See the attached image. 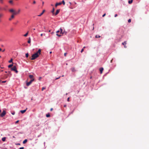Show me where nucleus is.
Segmentation results:
<instances>
[{"instance_id": "1", "label": "nucleus", "mask_w": 149, "mask_h": 149, "mask_svg": "<svg viewBox=\"0 0 149 149\" xmlns=\"http://www.w3.org/2000/svg\"><path fill=\"white\" fill-rule=\"evenodd\" d=\"M41 50L39 49L38 52L33 54L32 56H39L41 54Z\"/></svg>"}, {"instance_id": "2", "label": "nucleus", "mask_w": 149, "mask_h": 149, "mask_svg": "<svg viewBox=\"0 0 149 149\" xmlns=\"http://www.w3.org/2000/svg\"><path fill=\"white\" fill-rule=\"evenodd\" d=\"M6 114V111L5 110H3L2 112L0 115V116L3 117L5 116Z\"/></svg>"}, {"instance_id": "3", "label": "nucleus", "mask_w": 149, "mask_h": 149, "mask_svg": "<svg viewBox=\"0 0 149 149\" xmlns=\"http://www.w3.org/2000/svg\"><path fill=\"white\" fill-rule=\"evenodd\" d=\"M11 69L12 70L15 71L16 73H17L18 72V71L17 70L16 67L15 66H13V68H11Z\"/></svg>"}, {"instance_id": "4", "label": "nucleus", "mask_w": 149, "mask_h": 149, "mask_svg": "<svg viewBox=\"0 0 149 149\" xmlns=\"http://www.w3.org/2000/svg\"><path fill=\"white\" fill-rule=\"evenodd\" d=\"M34 79H32L29 82H27L26 84V86H28L30 85L32 82L34 81Z\"/></svg>"}, {"instance_id": "5", "label": "nucleus", "mask_w": 149, "mask_h": 149, "mask_svg": "<svg viewBox=\"0 0 149 149\" xmlns=\"http://www.w3.org/2000/svg\"><path fill=\"white\" fill-rule=\"evenodd\" d=\"M9 11L11 12V13H13V14H13V15H16L17 13L13 9H10L9 10Z\"/></svg>"}, {"instance_id": "6", "label": "nucleus", "mask_w": 149, "mask_h": 149, "mask_svg": "<svg viewBox=\"0 0 149 149\" xmlns=\"http://www.w3.org/2000/svg\"><path fill=\"white\" fill-rule=\"evenodd\" d=\"M38 57V56H31V57H29V58L31 60H33L36 59Z\"/></svg>"}, {"instance_id": "7", "label": "nucleus", "mask_w": 149, "mask_h": 149, "mask_svg": "<svg viewBox=\"0 0 149 149\" xmlns=\"http://www.w3.org/2000/svg\"><path fill=\"white\" fill-rule=\"evenodd\" d=\"M127 44V41H125L124 42H123L122 43V44L124 45V47L125 48H127V46H126V44Z\"/></svg>"}, {"instance_id": "8", "label": "nucleus", "mask_w": 149, "mask_h": 149, "mask_svg": "<svg viewBox=\"0 0 149 149\" xmlns=\"http://www.w3.org/2000/svg\"><path fill=\"white\" fill-rule=\"evenodd\" d=\"M13 15L12 14L11 16V17L9 19V20L10 21H11L12 19L14 17V15Z\"/></svg>"}, {"instance_id": "9", "label": "nucleus", "mask_w": 149, "mask_h": 149, "mask_svg": "<svg viewBox=\"0 0 149 149\" xmlns=\"http://www.w3.org/2000/svg\"><path fill=\"white\" fill-rule=\"evenodd\" d=\"M71 69L72 71L73 72H76V70L75 69V68H74V67L72 68Z\"/></svg>"}, {"instance_id": "10", "label": "nucleus", "mask_w": 149, "mask_h": 149, "mask_svg": "<svg viewBox=\"0 0 149 149\" xmlns=\"http://www.w3.org/2000/svg\"><path fill=\"white\" fill-rule=\"evenodd\" d=\"M60 11V9H58V10H56V12L55 13V15H57L59 13V12Z\"/></svg>"}, {"instance_id": "11", "label": "nucleus", "mask_w": 149, "mask_h": 149, "mask_svg": "<svg viewBox=\"0 0 149 149\" xmlns=\"http://www.w3.org/2000/svg\"><path fill=\"white\" fill-rule=\"evenodd\" d=\"M62 3L61 2L60 3H57L55 4V6L56 7L58 5H61V4Z\"/></svg>"}, {"instance_id": "12", "label": "nucleus", "mask_w": 149, "mask_h": 149, "mask_svg": "<svg viewBox=\"0 0 149 149\" xmlns=\"http://www.w3.org/2000/svg\"><path fill=\"white\" fill-rule=\"evenodd\" d=\"M27 109V108H26V109L25 110H21V111H20V112L22 113H25L26 112Z\"/></svg>"}, {"instance_id": "13", "label": "nucleus", "mask_w": 149, "mask_h": 149, "mask_svg": "<svg viewBox=\"0 0 149 149\" xmlns=\"http://www.w3.org/2000/svg\"><path fill=\"white\" fill-rule=\"evenodd\" d=\"M60 34H63L64 33H65L64 32H63V29L61 28L60 29Z\"/></svg>"}, {"instance_id": "14", "label": "nucleus", "mask_w": 149, "mask_h": 149, "mask_svg": "<svg viewBox=\"0 0 149 149\" xmlns=\"http://www.w3.org/2000/svg\"><path fill=\"white\" fill-rule=\"evenodd\" d=\"M60 32V31H57L56 32V33H57L56 34V35L57 36H59V37H60V36H61V35H60V34H58V33L59 32Z\"/></svg>"}, {"instance_id": "15", "label": "nucleus", "mask_w": 149, "mask_h": 149, "mask_svg": "<svg viewBox=\"0 0 149 149\" xmlns=\"http://www.w3.org/2000/svg\"><path fill=\"white\" fill-rule=\"evenodd\" d=\"M45 10H43L42 12L40 15H38V16H41L43 14V13L45 12Z\"/></svg>"}, {"instance_id": "16", "label": "nucleus", "mask_w": 149, "mask_h": 149, "mask_svg": "<svg viewBox=\"0 0 149 149\" xmlns=\"http://www.w3.org/2000/svg\"><path fill=\"white\" fill-rule=\"evenodd\" d=\"M100 73L102 74V71L103 70V68H101L100 69Z\"/></svg>"}, {"instance_id": "17", "label": "nucleus", "mask_w": 149, "mask_h": 149, "mask_svg": "<svg viewBox=\"0 0 149 149\" xmlns=\"http://www.w3.org/2000/svg\"><path fill=\"white\" fill-rule=\"evenodd\" d=\"M29 77L30 79H34L33 78V75H30L29 76Z\"/></svg>"}, {"instance_id": "18", "label": "nucleus", "mask_w": 149, "mask_h": 149, "mask_svg": "<svg viewBox=\"0 0 149 149\" xmlns=\"http://www.w3.org/2000/svg\"><path fill=\"white\" fill-rule=\"evenodd\" d=\"M27 139H25V140H24L23 141V144H25V143H26L27 142Z\"/></svg>"}, {"instance_id": "19", "label": "nucleus", "mask_w": 149, "mask_h": 149, "mask_svg": "<svg viewBox=\"0 0 149 149\" xmlns=\"http://www.w3.org/2000/svg\"><path fill=\"white\" fill-rule=\"evenodd\" d=\"M31 38H29V39L28 41V43H31Z\"/></svg>"}, {"instance_id": "20", "label": "nucleus", "mask_w": 149, "mask_h": 149, "mask_svg": "<svg viewBox=\"0 0 149 149\" xmlns=\"http://www.w3.org/2000/svg\"><path fill=\"white\" fill-rule=\"evenodd\" d=\"M95 37L96 38H100V36L98 35H96Z\"/></svg>"}, {"instance_id": "21", "label": "nucleus", "mask_w": 149, "mask_h": 149, "mask_svg": "<svg viewBox=\"0 0 149 149\" xmlns=\"http://www.w3.org/2000/svg\"><path fill=\"white\" fill-rule=\"evenodd\" d=\"M132 2H133V0H129L128 1V3L129 4H131L132 3Z\"/></svg>"}, {"instance_id": "22", "label": "nucleus", "mask_w": 149, "mask_h": 149, "mask_svg": "<svg viewBox=\"0 0 149 149\" xmlns=\"http://www.w3.org/2000/svg\"><path fill=\"white\" fill-rule=\"evenodd\" d=\"M29 31H28L24 35V37H26L27 36L28 34Z\"/></svg>"}, {"instance_id": "23", "label": "nucleus", "mask_w": 149, "mask_h": 149, "mask_svg": "<svg viewBox=\"0 0 149 149\" xmlns=\"http://www.w3.org/2000/svg\"><path fill=\"white\" fill-rule=\"evenodd\" d=\"M6 138L5 137L2 138V141H5L6 140Z\"/></svg>"}, {"instance_id": "24", "label": "nucleus", "mask_w": 149, "mask_h": 149, "mask_svg": "<svg viewBox=\"0 0 149 149\" xmlns=\"http://www.w3.org/2000/svg\"><path fill=\"white\" fill-rule=\"evenodd\" d=\"M9 2L10 3L12 4H13V1L12 0H10L9 1Z\"/></svg>"}, {"instance_id": "25", "label": "nucleus", "mask_w": 149, "mask_h": 149, "mask_svg": "<svg viewBox=\"0 0 149 149\" xmlns=\"http://www.w3.org/2000/svg\"><path fill=\"white\" fill-rule=\"evenodd\" d=\"M6 81H1V80H0V84L1 83V82L2 83H5L6 82Z\"/></svg>"}, {"instance_id": "26", "label": "nucleus", "mask_w": 149, "mask_h": 149, "mask_svg": "<svg viewBox=\"0 0 149 149\" xmlns=\"http://www.w3.org/2000/svg\"><path fill=\"white\" fill-rule=\"evenodd\" d=\"M46 116L47 117H49L50 116V115L49 113L47 114L46 115Z\"/></svg>"}, {"instance_id": "27", "label": "nucleus", "mask_w": 149, "mask_h": 149, "mask_svg": "<svg viewBox=\"0 0 149 149\" xmlns=\"http://www.w3.org/2000/svg\"><path fill=\"white\" fill-rule=\"evenodd\" d=\"M13 66V64H10V65H9L8 66V67L9 68H10L12 66Z\"/></svg>"}, {"instance_id": "28", "label": "nucleus", "mask_w": 149, "mask_h": 149, "mask_svg": "<svg viewBox=\"0 0 149 149\" xmlns=\"http://www.w3.org/2000/svg\"><path fill=\"white\" fill-rule=\"evenodd\" d=\"M3 14L2 13H0V18H1L3 16Z\"/></svg>"}, {"instance_id": "29", "label": "nucleus", "mask_w": 149, "mask_h": 149, "mask_svg": "<svg viewBox=\"0 0 149 149\" xmlns=\"http://www.w3.org/2000/svg\"><path fill=\"white\" fill-rule=\"evenodd\" d=\"M13 61V59L12 58H11V59L9 61V63H11Z\"/></svg>"}, {"instance_id": "30", "label": "nucleus", "mask_w": 149, "mask_h": 149, "mask_svg": "<svg viewBox=\"0 0 149 149\" xmlns=\"http://www.w3.org/2000/svg\"><path fill=\"white\" fill-rule=\"evenodd\" d=\"M54 8H53L52 12V13H54Z\"/></svg>"}, {"instance_id": "31", "label": "nucleus", "mask_w": 149, "mask_h": 149, "mask_svg": "<svg viewBox=\"0 0 149 149\" xmlns=\"http://www.w3.org/2000/svg\"><path fill=\"white\" fill-rule=\"evenodd\" d=\"M62 3L64 5L65 4V2L64 0L62 1Z\"/></svg>"}, {"instance_id": "32", "label": "nucleus", "mask_w": 149, "mask_h": 149, "mask_svg": "<svg viewBox=\"0 0 149 149\" xmlns=\"http://www.w3.org/2000/svg\"><path fill=\"white\" fill-rule=\"evenodd\" d=\"M128 22L129 23H130L131 22V19H128Z\"/></svg>"}, {"instance_id": "33", "label": "nucleus", "mask_w": 149, "mask_h": 149, "mask_svg": "<svg viewBox=\"0 0 149 149\" xmlns=\"http://www.w3.org/2000/svg\"><path fill=\"white\" fill-rule=\"evenodd\" d=\"M45 89V87H43L42 88V91H43Z\"/></svg>"}, {"instance_id": "34", "label": "nucleus", "mask_w": 149, "mask_h": 149, "mask_svg": "<svg viewBox=\"0 0 149 149\" xmlns=\"http://www.w3.org/2000/svg\"><path fill=\"white\" fill-rule=\"evenodd\" d=\"M0 2L1 3H3V0H0Z\"/></svg>"}, {"instance_id": "35", "label": "nucleus", "mask_w": 149, "mask_h": 149, "mask_svg": "<svg viewBox=\"0 0 149 149\" xmlns=\"http://www.w3.org/2000/svg\"><path fill=\"white\" fill-rule=\"evenodd\" d=\"M44 35V36H45V34H42V33H41V34H40V36H43V35Z\"/></svg>"}, {"instance_id": "36", "label": "nucleus", "mask_w": 149, "mask_h": 149, "mask_svg": "<svg viewBox=\"0 0 149 149\" xmlns=\"http://www.w3.org/2000/svg\"><path fill=\"white\" fill-rule=\"evenodd\" d=\"M11 113H12V114L14 115L15 114V112L14 111H13V112H12Z\"/></svg>"}, {"instance_id": "37", "label": "nucleus", "mask_w": 149, "mask_h": 149, "mask_svg": "<svg viewBox=\"0 0 149 149\" xmlns=\"http://www.w3.org/2000/svg\"><path fill=\"white\" fill-rule=\"evenodd\" d=\"M60 77H60H60H57V78H56L55 79V80H56L58 79H59V78H60Z\"/></svg>"}, {"instance_id": "38", "label": "nucleus", "mask_w": 149, "mask_h": 149, "mask_svg": "<svg viewBox=\"0 0 149 149\" xmlns=\"http://www.w3.org/2000/svg\"><path fill=\"white\" fill-rule=\"evenodd\" d=\"M8 76L9 74H10V71H8Z\"/></svg>"}, {"instance_id": "39", "label": "nucleus", "mask_w": 149, "mask_h": 149, "mask_svg": "<svg viewBox=\"0 0 149 149\" xmlns=\"http://www.w3.org/2000/svg\"><path fill=\"white\" fill-rule=\"evenodd\" d=\"M84 49H82L81 51V53H82L83 52V51H84Z\"/></svg>"}, {"instance_id": "40", "label": "nucleus", "mask_w": 149, "mask_h": 149, "mask_svg": "<svg viewBox=\"0 0 149 149\" xmlns=\"http://www.w3.org/2000/svg\"><path fill=\"white\" fill-rule=\"evenodd\" d=\"M36 3V2L35 1H34L33 2V3L34 4H35Z\"/></svg>"}, {"instance_id": "41", "label": "nucleus", "mask_w": 149, "mask_h": 149, "mask_svg": "<svg viewBox=\"0 0 149 149\" xmlns=\"http://www.w3.org/2000/svg\"><path fill=\"white\" fill-rule=\"evenodd\" d=\"M25 56H29V54L28 53H27L25 54Z\"/></svg>"}, {"instance_id": "42", "label": "nucleus", "mask_w": 149, "mask_h": 149, "mask_svg": "<svg viewBox=\"0 0 149 149\" xmlns=\"http://www.w3.org/2000/svg\"><path fill=\"white\" fill-rule=\"evenodd\" d=\"M24 149V147H23L20 148H19V149Z\"/></svg>"}, {"instance_id": "43", "label": "nucleus", "mask_w": 149, "mask_h": 149, "mask_svg": "<svg viewBox=\"0 0 149 149\" xmlns=\"http://www.w3.org/2000/svg\"><path fill=\"white\" fill-rule=\"evenodd\" d=\"M69 99H70V98L69 97L67 99V101H68V102H69Z\"/></svg>"}, {"instance_id": "44", "label": "nucleus", "mask_w": 149, "mask_h": 149, "mask_svg": "<svg viewBox=\"0 0 149 149\" xmlns=\"http://www.w3.org/2000/svg\"><path fill=\"white\" fill-rule=\"evenodd\" d=\"M106 15V14L105 13L104 14H103V15H102V17H104V16H105V15Z\"/></svg>"}, {"instance_id": "45", "label": "nucleus", "mask_w": 149, "mask_h": 149, "mask_svg": "<svg viewBox=\"0 0 149 149\" xmlns=\"http://www.w3.org/2000/svg\"><path fill=\"white\" fill-rule=\"evenodd\" d=\"M19 122V120H18L17 121L15 122V123H17Z\"/></svg>"}, {"instance_id": "46", "label": "nucleus", "mask_w": 149, "mask_h": 149, "mask_svg": "<svg viewBox=\"0 0 149 149\" xmlns=\"http://www.w3.org/2000/svg\"><path fill=\"white\" fill-rule=\"evenodd\" d=\"M53 108H51V109H50V111H52L53 110Z\"/></svg>"}, {"instance_id": "47", "label": "nucleus", "mask_w": 149, "mask_h": 149, "mask_svg": "<svg viewBox=\"0 0 149 149\" xmlns=\"http://www.w3.org/2000/svg\"><path fill=\"white\" fill-rule=\"evenodd\" d=\"M64 32H65V33H64L63 34H65V35H66L67 34V32L65 31H64Z\"/></svg>"}, {"instance_id": "48", "label": "nucleus", "mask_w": 149, "mask_h": 149, "mask_svg": "<svg viewBox=\"0 0 149 149\" xmlns=\"http://www.w3.org/2000/svg\"><path fill=\"white\" fill-rule=\"evenodd\" d=\"M117 16V14H115L114 16H115V17H116Z\"/></svg>"}, {"instance_id": "49", "label": "nucleus", "mask_w": 149, "mask_h": 149, "mask_svg": "<svg viewBox=\"0 0 149 149\" xmlns=\"http://www.w3.org/2000/svg\"><path fill=\"white\" fill-rule=\"evenodd\" d=\"M41 78H42V77H39V80H40L41 79Z\"/></svg>"}, {"instance_id": "50", "label": "nucleus", "mask_w": 149, "mask_h": 149, "mask_svg": "<svg viewBox=\"0 0 149 149\" xmlns=\"http://www.w3.org/2000/svg\"><path fill=\"white\" fill-rule=\"evenodd\" d=\"M67 54V53H64V55H65V56Z\"/></svg>"}, {"instance_id": "51", "label": "nucleus", "mask_w": 149, "mask_h": 149, "mask_svg": "<svg viewBox=\"0 0 149 149\" xmlns=\"http://www.w3.org/2000/svg\"><path fill=\"white\" fill-rule=\"evenodd\" d=\"M66 107V104H65L64 105V107Z\"/></svg>"}, {"instance_id": "52", "label": "nucleus", "mask_w": 149, "mask_h": 149, "mask_svg": "<svg viewBox=\"0 0 149 149\" xmlns=\"http://www.w3.org/2000/svg\"><path fill=\"white\" fill-rule=\"evenodd\" d=\"M2 50V49L1 48H0V52H1Z\"/></svg>"}, {"instance_id": "53", "label": "nucleus", "mask_w": 149, "mask_h": 149, "mask_svg": "<svg viewBox=\"0 0 149 149\" xmlns=\"http://www.w3.org/2000/svg\"><path fill=\"white\" fill-rule=\"evenodd\" d=\"M5 72L6 73H7L8 72H8H7V71H5Z\"/></svg>"}, {"instance_id": "54", "label": "nucleus", "mask_w": 149, "mask_h": 149, "mask_svg": "<svg viewBox=\"0 0 149 149\" xmlns=\"http://www.w3.org/2000/svg\"><path fill=\"white\" fill-rule=\"evenodd\" d=\"M52 33V34H53V33H54V32H52L51 33Z\"/></svg>"}, {"instance_id": "55", "label": "nucleus", "mask_w": 149, "mask_h": 149, "mask_svg": "<svg viewBox=\"0 0 149 149\" xmlns=\"http://www.w3.org/2000/svg\"><path fill=\"white\" fill-rule=\"evenodd\" d=\"M17 145H20V143H18V144H17Z\"/></svg>"}, {"instance_id": "56", "label": "nucleus", "mask_w": 149, "mask_h": 149, "mask_svg": "<svg viewBox=\"0 0 149 149\" xmlns=\"http://www.w3.org/2000/svg\"><path fill=\"white\" fill-rule=\"evenodd\" d=\"M86 47H84L83 48V49H84V48H85Z\"/></svg>"}, {"instance_id": "57", "label": "nucleus", "mask_w": 149, "mask_h": 149, "mask_svg": "<svg viewBox=\"0 0 149 149\" xmlns=\"http://www.w3.org/2000/svg\"><path fill=\"white\" fill-rule=\"evenodd\" d=\"M1 109H0V113H1Z\"/></svg>"}, {"instance_id": "58", "label": "nucleus", "mask_w": 149, "mask_h": 149, "mask_svg": "<svg viewBox=\"0 0 149 149\" xmlns=\"http://www.w3.org/2000/svg\"><path fill=\"white\" fill-rule=\"evenodd\" d=\"M49 53H50V54H51V53H52V52H49Z\"/></svg>"}, {"instance_id": "59", "label": "nucleus", "mask_w": 149, "mask_h": 149, "mask_svg": "<svg viewBox=\"0 0 149 149\" xmlns=\"http://www.w3.org/2000/svg\"><path fill=\"white\" fill-rule=\"evenodd\" d=\"M20 11V10H18V13Z\"/></svg>"}, {"instance_id": "60", "label": "nucleus", "mask_w": 149, "mask_h": 149, "mask_svg": "<svg viewBox=\"0 0 149 149\" xmlns=\"http://www.w3.org/2000/svg\"><path fill=\"white\" fill-rule=\"evenodd\" d=\"M35 109H33V111H35Z\"/></svg>"}, {"instance_id": "61", "label": "nucleus", "mask_w": 149, "mask_h": 149, "mask_svg": "<svg viewBox=\"0 0 149 149\" xmlns=\"http://www.w3.org/2000/svg\"><path fill=\"white\" fill-rule=\"evenodd\" d=\"M39 125H36V126H38Z\"/></svg>"}, {"instance_id": "62", "label": "nucleus", "mask_w": 149, "mask_h": 149, "mask_svg": "<svg viewBox=\"0 0 149 149\" xmlns=\"http://www.w3.org/2000/svg\"><path fill=\"white\" fill-rule=\"evenodd\" d=\"M0 71L1 72H3V70H0Z\"/></svg>"}, {"instance_id": "63", "label": "nucleus", "mask_w": 149, "mask_h": 149, "mask_svg": "<svg viewBox=\"0 0 149 149\" xmlns=\"http://www.w3.org/2000/svg\"><path fill=\"white\" fill-rule=\"evenodd\" d=\"M44 3V2H42V5H43Z\"/></svg>"}, {"instance_id": "64", "label": "nucleus", "mask_w": 149, "mask_h": 149, "mask_svg": "<svg viewBox=\"0 0 149 149\" xmlns=\"http://www.w3.org/2000/svg\"><path fill=\"white\" fill-rule=\"evenodd\" d=\"M64 75H62V77H64Z\"/></svg>"}]
</instances>
